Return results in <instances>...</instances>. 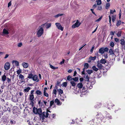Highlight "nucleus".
Segmentation results:
<instances>
[{
    "mask_svg": "<svg viewBox=\"0 0 125 125\" xmlns=\"http://www.w3.org/2000/svg\"><path fill=\"white\" fill-rule=\"evenodd\" d=\"M11 100L12 101L14 102H17L18 101V98L17 96L12 97L11 99Z\"/></svg>",
    "mask_w": 125,
    "mask_h": 125,
    "instance_id": "9b49d317",
    "label": "nucleus"
},
{
    "mask_svg": "<svg viewBox=\"0 0 125 125\" xmlns=\"http://www.w3.org/2000/svg\"><path fill=\"white\" fill-rule=\"evenodd\" d=\"M12 62H14L15 65L17 66H18L19 65V62L17 61L13 60Z\"/></svg>",
    "mask_w": 125,
    "mask_h": 125,
    "instance_id": "72a5a7b5",
    "label": "nucleus"
},
{
    "mask_svg": "<svg viewBox=\"0 0 125 125\" xmlns=\"http://www.w3.org/2000/svg\"><path fill=\"white\" fill-rule=\"evenodd\" d=\"M120 41L121 42L120 43L125 48V42L124 40L123 39H121Z\"/></svg>",
    "mask_w": 125,
    "mask_h": 125,
    "instance_id": "dca6fc26",
    "label": "nucleus"
},
{
    "mask_svg": "<svg viewBox=\"0 0 125 125\" xmlns=\"http://www.w3.org/2000/svg\"><path fill=\"white\" fill-rule=\"evenodd\" d=\"M43 94L46 97H48V94L47 93H46V91L45 90H44Z\"/></svg>",
    "mask_w": 125,
    "mask_h": 125,
    "instance_id": "79ce46f5",
    "label": "nucleus"
},
{
    "mask_svg": "<svg viewBox=\"0 0 125 125\" xmlns=\"http://www.w3.org/2000/svg\"><path fill=\"white\" fill-rule=\"evenodd\" d=\"M102 16H101L98 19H97L96 21H95L97 22L100 21L102 19Z\"/></svg>",
    "mask_w": 125,
    "mask_h": 125,
    "instance_id": "0e129e2a",
    "label": "nucleus"
},
{
    "mask_svg": "<svg viewBox=\"0 0 125 125\" xmlns=\"http://www.w3.org/2000/svg\"><path fill=\"white\" fill-rule=\"evenodd\" d=\"M44 24L42 25L41 26L39 27V29L37 33V35L38 37H40L43 34V29L42 27L43 25H44Z\"/></svg>",
    "mask_w": 125,
    "mask_h": 125,
    "instance_id": "7ed1b4c3",
    "label": "nucleus"
},
{
    "mask_svg": "<svg viewBox=\"0 0 125 125\" xmlns=\"http://www.w3.org/2000/svg\"><path fill=\"white\" fill-rule=\"evenodd\" d=\"M40 118L42 119L43 120L44 119V117H45V116H44V115H40Z\"/></svg>",
    "mask_w": 125,
    "mask_h": 125,
    "instance_id": "6e6d98bb",
    "label": "nucleus"
},
{
    "mask_svg": "<svg viewBox=\"0 0 125 125\" xmlns=\"http://www.w3.org/2000/svg\"><path fill=\"white\" fill-rule=\"evenodd\" d=\"M115 33V31H111L110 32V35L113 36L114 35Z\"/></svg>",
    "mask_w": 125,
    "mask_h": 125,
    "instance_id": "864d4df0",
    "label": "nucleus"
},
{
    "mask_svg": "<svg viewBox=\"0 0 125 125\" xmlns=\"http://www.w3.org/2000/svg\"><path fill=\"white\" fill-rule=\"evenodd\" d=\"M57 91L56 89H54L53 90V93H54L55 95L57 94Z\"/></svg>",
    "mask_w": 125,
    "mask_h": 125,
    "instance_id": "e2e57ef3",
    "label": "nucleus"
},
{
    "mask_svg": "<svg viewBox=\"0 0 125 125\" xmlns=\"http://www.w3.org/2000/svg\"><path fill=\"white\" fill-rule=\"evenodd\" d=\"M70 83L73 86L75 87V86L76 85V83L74 81H71L70 82Z\"/></svg>",
    "mask_w": 125,
    "mask_h": 125,
    "instance_id": "f704fd0d",
    "label": "nucleus"
},
{
    "mask_svg": "<svg viewBox=\"0 0 125 125\" xmlns=\"http://www.w3.org/2000/svg\"><path fill=\"white\" fill-rule=\"evenodd\" d=\"M78 87L80 89H81L82 88L83 85L82 83H78L77 84Z\"/></svg>",
    "mask_w": 125,
    "mask_h": 125,
    "instance_id": "a878e982",
    "label": "nucleus"
},
{
    "mask_svg": "<svg viewBox=\"0 0 125 125\" xmlns=\"http://www.w3.org/2000/svg\"><path fill=\"white\" fill-rule=\"evenodd\" d=\"M33 76V75L32 74V73L29 74L27 77V79H31L32 78Z\"/></svg>",
    "mask_w": 125,
    "mask_h": 125,
    "instance_id": "c85d7f7f",
    "label": "nucleus"
},
{
    "mask_svg": "<svg viewBox=\"0 0 125 125\" xmlns=\"http://www.w3.org/2000/svg\"><path fill=\"white\" fill-rule=\"evenodd\" d=\"M63 15V14H57L56 15H55L54 16V17L56 18H58V17H59V16H62Z\"/></svg>",
    "mask_w": 125,
    "mask_h": 125,
    "instance_id": "680f3d73",
    "label": "nucleus"
},
{
    "mask_svg": "<svg viewBox=\"0 0 125 125\" xmlns=\"http://www.w3.org/2000/svg\"><path fill=\"white\" fill-rule=\"evenodd\" d=\"M109 53L110 55H112L113 56H115L114 51L112 49H110L109 50Z\"/></svg>",
    "mask_w": 125,
    "mask_h": 125,
    "instance_id": "2eb2a0df",
    "label": "nucleus"
},
{
    "mask_svg": "<svg viewBox=\"0 0 125 125\" xmlns=\"http://www.w3.org/2000/svg\"><path fill=\"white\" fill-rule=\"evenodd\" d=\"M114 107V108H115V113H118L121 111V109L120 108H117L116 107Z\"/></svg>",
    "mask_w": 125,
    "mask_h": 125,
    "instance_id": "a211bd4d",
    "label": "nucleus"
},
{
    "mask_svg": "<svg viewBox=\"0 0 125 125\" xmlns=\"http://www.w3.org/2000/svg\"><path fill=\"white\" fill-rule=\"evenodd\" d=\"M78 77H75V78H72V80L75 82L77 81L78 80Z\"/></svg>",
    "mask_w": 125,
    "mask_h": 125,
    "instance_id": "37998d69",
    "label": "nucleus"
},
{
    "mask_svg": "<svg viewBox=\"0 0 125 125\" xmlns=\"http://www.w3.org/2000/svg\"><path fill=\"white\" fill-rule=\"evenodd\" d=\"M50 67L52 69H56L58 68V67H55L54 66L52 65H50Z\"/></svg>",
    "mask_w": 125,
    "mask_h": 125,
    "instance_id": "5fc2aeb1",
    "label": "nucleus"
},
{
    "mask_svg": "<svg viewBox=\"0 0 125 125\" xmlns=\"http://www.w3.org/2000/svg\"><path fill=\"white\" fill-rule=\"evenodd\" d=\"M84 68L86 69H87L88 68L89 65V64L87 63H85L84 64Z\"/></svg>",
    "mask_w": 125,
    "mask_h": 125,
    "instance_id": "ea45409f",
    "label": "nucleus"
},
{
    "mask_svg": "<svg viewBox=\"0 0 125 125\" xmlns=\"http://www.w3.org/2000/svg\"><path fill=\"white\" fill-rule=\"evenodd\" d=\"M35 94L38 95H41L42 94V93L40 90H37L35 93Z\"/></svg>",
    "mask_w": 125,
    "mask_h": 125,
    "instance_id": "b1692460",
    "label": "nucleus"
},
{
    "mask_svg": "<svg viewBox=\"0 0 125 125\" xmlns=\"http://www.w3.org/2000/svg\"><path fill=\"white\" fill-rule=\"evenodd\" d=\"M63 86L66 87L67 85V83L66 82H64L63 83Z\"/></svg>",
    "mask_w": 125,
    "mask_h": 125,
    "instance_id": "4d7b16f0",
    "label": "nucleus"
},
{
    "mask_svg": "<svg viewBox=\"0 0 125 125\" xmlns=\"http://www.w3.org/2000/svg\"><path fill=\"white\" fill-rule=\"evenodd\" d=\"M94 120H95L94 119L90 121L88 123L87 125H94V124H96Z\"/></svg>",
    "mask_w": 125,
    "mask_h": 125,
    "instance_id": "1a4fd4ad",
    "label": "nucleus"
},
{
    "mask_svg": "<svg viewBox=\"0 0 125 125\" xmlns=\"http://www.w3.org/2000/svg\"><path fill=\"white\" fill-rule=\"evenodd\" d=\"M19 78H20L22 81H21V83H22L24 82V81H23L24 79V76L21 74H20L19 76Z\"/></svg>",
    "mask_w": 125,
    "mask_h": 125,
    "instance_id": "f8f14e48",
    "label": "nucleus"
},
{
    "mask_svg": "<svg viewBox=\"0 0 125 125\" xmlns=\"http://www.w3.org/2000/svg\"><path fill=\"white\" fill-rule=\"evenodd\" d=\"M55 116V115L54 114H52V115H50L49 116V118L51 119L54 118Z\"/></svg>",
    "mask_w": 125,
    "mask_h": 125,
    "instance_id": "09e8293b",
    "label": "nucleus"
},
{
    "mask_svg": "<svg viewBox=\"0 0 125 125\" xmlns=\"http://www.w3.org/2000/svg\"><path fill=\"white\" fill-rule=\"evenodd\" d=\"M55 103H57V104L58 105H61L62 104V103L61 102L60 103V101H59V100L57 98H56L55 99Z\"/></svg>",
    "mask_w": 125,
    "mask_h": 125,
    "instance_id": "f3484780",
    "label": "nucleus"
},
{
    "mask_svg": "<svg viewBox=\"0 0 125 125\" xmlns=\"http://www.w3.org/2000/svg\"><path fill=\"white\" fill-rule=\"evenodd\" d=\"M108 49L107 47H105L104 48V52H107L108 51Z\"/></svg>",
    "mask_w": 125,
    "mask_h": 125,
    "instance_id": "bf43d9fd",
    "label": "nucleus"
},
{
    "mask_svg": "<svg viewBox=\"0 0 125 125\" xmlns=\"http://www.w3.org/2000/svg\"><path fill=\"white\" fill-rule=\"evenodd\" d=\"M102 9V7L101 6H99L98 7L97 10H101Z\"/></svg>",
    "mask_w": 125,
    "mask_h": 125,
    "instance_id": "69168bd1",
    "label": "nucleus"
},
{
    "mask_svg": "<svg viewBox=\"0 0 125 125\" xmlns=\"http://www.w3.org/2000/svg\"><path fill=\"white\" fill-rule=\"evenodd\" d=\"M96 58V56H94V57L91 56L89 58V59H90L92 60H93V61L95 60Z\"/></svg>",
    "mask_w": 125,
    "mask_h": 125,
    "instance_id": "a19ab883",
    "label": "nucleus"
},
{
    "mask_svg": "<svg viewBox=\"0 0 125 125\" xmlns=\"http://www.w3.org/2000/svg\"><path fill=\"white\" fill-rule=\"evenodd\" d=\"M51 25V23H48L46 25V28H48L50 27Z\"/></svg>",
    "mask_w": 125,
    "mask_h": 125,
    "instance_id": "3c124183",
    "label": "nucleus"
},
{
    "mask_svg": "<svg viewBox=\"0 0 125 125\" xmlns=\"http://www.w3.org/2000/svg\"><path fill=\"white\" fill-rule=\"evenodd\" d=\"M7 82L8 83H9V84H10V82H11V80L10 79L8 78H7Z\"/></svg>",
    "mask_w": 125,
    "mask_h": 125,
    "instance_id": "052dcab7",
    "label": "nucleus"
},
{
    "mask_svg": "<svg viewBox=\"0 0 125 125\" xmlns=\"http://www.w3.org/2000/svg\"><path fill=\"white\" fill-rule=\"evenodd\" d=\"M7 78L6 76L4 74L2 76L1 80L3 82H4Z\"/></svg>",
    "mask_w": 125,
    "mask_h": 125,
    "instance_id": "412c9836",
    "label": "nucleus"
},
{
    "mask_svg": "<svg viewBox=\"0 0 125 125\" xmlns=\"http://www.w3.org/2000/svg\"><path fill=\"white\" fill-rule=\"evenodd\" d=\"M84 78L85 79V81L88 82H89L90 77L89 76L87 75H87H86L85 77V76H84Z\"/></svg>",
    "mask_w": 125,
    "mask_h": 125,
    "instance_id": "393cba45",
    "label": "nucleus"
},
{
    "mask_svg": "<svg viewBox=\"0 0 125 125\" xmlns=\"http://www.w3.org/2000/svg\"><path fill=\"white\" fill-rule=\"evenodd\" d=\"M99 52L101 54H103L104 53V48L102 47L100 48L99 50Z\"/></svg>",
    "mask_w": 125,
    "mask_h": 125,
    "instance_id": "6ab92c4d",
    "label": "nucleus"
},
{
    "mask_svg": "<svg viewBox=\"0 0 125 125\" xmlns=\"http://www.w3.org/2000/svg\"><path fill=\"white\" fill-rule=\"evenodd\" d=\"M110 45L112 47H113L114 46V43L112 42L111 41L110 42Z\"/></svg>",
    "mask_w": 125,
    "mask_h": 125,
    "instance_id": "8fccbe9b",
    "label": "nucleus"
},
{
    "mask_svg": "<svg viewBox=\"0 0 125 125\" xmlns=\"http://www.w3.org/2000/svg\"><path fill=\"white\" fill-rule=\"evenodd\" d=\"M112 21L113 22H114V21L116 19V15H113L112 16Z\"/></svg>",
    "mask_w": 125,
    "mask_h": 125,
    "instance_id": "2f4dec72",
    "label": "nucleus"
},
{
    "mask_svg": "<svg viewBox=\"0 0 125 125\" xmlns=\"http://www.w3.org/2000/svg\"><path fill=\"white\" fill-rule=\"evenodd\" d=\"M86 71L87 72L88 74L90 75L91 73L93 72V71L91 70L88 69L86 70Z\"/></svg>",
    "mask_w": 125,
    "mask_h": 125,
    "instance_id": "cd10ccee",
    "label": "nucleus"
},
{
    "mask_svg": "<svg viewBox=\"0 0 125 125\" xmlns=\"http://www.w3.org/2000/svg\"><path fill=\"white\" fill-rule=\"evenodd\" d=\"M107 107L108 109H110L111 108L113 109L115 106L111 102L109 101L107 103Z\"/></svg>",
    "mask_w": 125,
    "mask_h": 125,
    "instance_id": "20e7f679",
    "label": "nucleus"
},
{
    "mask_svg": "<svg viewBox=\"0 0 125 125\" xmlns=\"http://www.w3.org/2000/svg\"><path fill=\"white\" fill-rule=\"evenodd\" d=\"M101 104V103H98L94 106V107L95 108H100Z\"/></svg>",
    "mask_w": 125,
    "mask_h": 125,
    "instance_id": "4be33fe9",
    "label": "nucleus"
},
{
    "mask_svg": "<svg viewBox=\"0 0 125 125\" xmlns=\"http://www.w3.org/2000/svg\"><path fill=\"white\" fill-rule=\"evenodd\" d=\"M10 67V64L8 62H6L4 65V68L5 70H9Z\"/></svg>",
    "mask_w": 125,
    "mask_h": 125,
    "instance_id": "0eeeda50",
    "label": "nucleus"
},
{
    "mask_svg": "<svg viewBox=\"0 0 125 125\" xmlns=\"http://www.w3.org/2000/svg\"><path fill=\"white\" fill-rule=\"evenodd\" d=\"M96 119L94 120L96 124H98L101 122H104L105 120V117L101 113H97L96 115Z\"/></svg>",
    "mask_w": 125,
    "mask_h": 125,
    "instance_id": "f257e3e1",
    "label": "nucleus"
},
{
    "mask_svg": "<svg viewBox=\"0 0 125 125\" xmlns=\"http://www.w3.org/2000/svg\"><path fill=\"white\" fill-rule=\"evenodd\" d=\"M31 88L30 87H28L27 88L25 89L24 90V92H28L30 90Z\"/></svg>",
    "mask_w": 125,
    "mask_h": 125,
    "instance_id": "473e14b6",
    "label": "nucleus"
},
{
    "mask_svg": "<svg viewBox=\"0 0 125 125\" xmlns=\"http://www.w3.org/2000/svg\"><path fill=\"white\" fill-rule=\"evenodd\" d=\"M116 12V10L115 9H114V10H110V14H113L115 12Z\"/></svg>",
    "mask_w": 125,
    "mask_h": 125,
    "instance_id": "de8ad7c7",
    "label": "nucleus"
},
{
    "mask_svg": "<svg viewBox=\"0 0 125 125\" xmlns=\"http://www.w3.org/2000/svg\"><path fill=\"white\" fill-rule=\"evenodd\" d=\"M22 65L23 67L24 68H28L29 66L28 64V63L23 62L22 63Z\"/></svg>",
    "mask_w": 125,
    "mask_h": 125,
    "instance_id": "aec40b11",
    "label": "nucleus"
},
{
    "mask_svg": "<svg viewBox=\"0 0 125 125\" xmlns=\"http://www.w3.org/2000/svg\"><path fill=\"white\" fill-rule=\"evenodd\" d=\"M106 118L108 119L109 120V119H111L112 117L111 115L110 114L108 113H107L106 115Z\"/></svg>",
    "mask_w": 125,
    "mask_h": 125,
    "instance_id": "5701e85b",
    "label": "nucleus"
},
{
    "mask_svg": "<svg viewBox=\"0 0 125 125\" xmlns=\"http://www.w3.org/2000/svg\"><path fill=\"white\" fill-rule=\"evenodd\" d=\"M33 112L34 114H38L40 115H42V109L41 108L37 109L35 107H33Z\"/></svg>",
    "mask_w": 125,
    "mask_h": 125,
    "instance_id": "f03ea898",
    "label": "nucleus"
},
{
    "mask_svg": "<svg viewBox=\"0 0 125 125\" xmlns=\"http://www.w3.org/2000/svg\"><path fill=\"white\" fill-rule=\"evenodd\" d=\"M121 31H118L116 35L118 37H120L121 36Z\"/></svg>",
    "mask_w": 125,
    "mask_h": 125,
    "instance_id": "a18cd8bd",
    "label": "nucleus"
},
{
    "mask_svg": "<svg viewBox=\"0 0 125 125\" xmlns=\"http://www.w3.org/2000/svg\"><path fill=\"white\" fill-rule=\"evenodd\" d=\"M98 1L97 3V5H99L101 4V0H98Z\"/></svg>",
    "mask_w": 125,
    "mask_h": 125,
    "instance_id": "774afa93",
    "label": "nucleus"
},
{
    "mask_svg": "<svg viewBox=\"0 0 125 125\" xmlns=\"http://www.w3.org/2000/svg\"><path fill=\"white\" fill-rule=\"evenodd\" d=\"M34 98V96L33 94H30L29 95V99L31 101V103L33 104V100Z\"/></svg>",
    "mask_w": 125,
    "mask_h": 125,
    "instance_id": "9d476101",
    "label": "nucleus"
},
{
    "mask_svg": "<svg viewBox=\"0 0 125 125\" xmlns=\"http://www.w3.org/2000/svg\"><path fill=\"white\" fill-rule=\"evenodd\" d=\"M107 64L106 66L107 67L106 68L109 69L110 68L111 65L113 64V62L112 61H110L109 62H108L107 63Z\"/></svg>",
    "mask_w": 125,
    "mask_h": 125,
    "instance_id": "423d86ee",
    "label": "nucleus"
},
{
    "mask_svg": "<svg viewBox=\"0 0 125 125\" xmlns=\"http://www.w3.org/2000/svg\"><path fill=\"white\" fill-rule=\"evenodd\" d=\"M67 79L69 81H71L72 80V78L71 76L68 75L67 77Z\"/></svg>",
    "mask_w": 125,
    "mask_h": 125,
    "instance_id": "58836bf2",
    "label": "nucleus"
},
{
    "mask_svg": "<svg viewBox=\"0 0 125 125\" xmlns=\"http://www.w3.org/2000/svg\"><path fill=\"white\" fill-rule=\"evenodd\" d=\"M38 79V77L37 75H35L33 76L32 79L34 81H36Z\"/></svg>",
    "mask_w": 125,
    "mask_h": 125,
    "instance_id": "c756f323",
    "label": "nucleus"
},
{
    "mask_svg": "<svg viewBox=\"0 0 125 125\" xmlns=\"http://www.w3.org/2000/svg\"><path fill=\"white\" fill-rule=\"evenodd\" d=\"M110 4L109 3H107L105 6L106 8L107 9H108L110 7Z\"/></svg>",
    "mask_w": 125,
    "mask_h": 125,
    "instance_id": "49530a36",
    "label": "nucleus"
},
{
    "mask_svg": "<svg viewBox=\"0 0 125 125\" xmlns=\"http://www.w3.org/2000/svg\"><path fill=\"white\" fill-rule=\"evenodd\" d=\"M81 24V23L77 20L76 22L72 25V27L73 28H75L79 27Z\"/></svg>",
    "mask_w": 125,
    "mask_h": 125,
    "instance_id": "39448f33",
    "label": "nucleus"
},
{
    "mask_svg": "<svg viewBox=\"0 0 125 125\" xmlns=\"http://www.w3.org/2000/svg\"><path fill=\"white\" fill-rule=\"evenodd\" d=\"M55 24L57 28L61 30L62 31L63 30V28L60 23H56Z\"/></svg>",
    "mask_w": 125,
    "mask_h": 125,
    "instance_id": "6e6552de",
    "label": "nucleus"
},
{
    "mask_svg": "<svg viewBox=\"0 0 125 125\" xmlns=\"http://www.w3.org/2000/svg\"><path fill=\"white\" fill-rule=\"evenodd\" d=\"M107 61L105 59H103L102 58L100 60V63H101L102 64H105L106 63H107Z\"/></svg>",
    "mask_w": 125,
    "mask_h": 125,
    "instance_id": "4468645a",
    "label": "nucleus"
},
{
    "mask_svg": "<svg viewBox=\"0 0 125 125\" xmlns=\"http://www.w3.org/2000/svg\"><path fill=\"white\" fill-rule=\"evenodd\" d=\"M3 33L5 34H9V32L7 30L4 28L3 30Z\"/></svg>",
    "mask_w": 125,
    "mask_h": 125,
    "instance_id": "bb28decb",
    "label": "nucleus"
},
{
    "mask_svg": "<svg viewBox=\"0 0 125 125\" xmlns=\"http://www.w3.org/2000/svg\"><path fill=\"white\" fill-rule=\"evenodd\" d=\"M54 103V101L53 100H52L50 102V107H51L52 105Z\"/></svg>",
    "mask_w": 125,
    "mask_h": 125,
    "instance_id": "c03bdc74",
    "label": "nucleus"
},
{
    "mask_svg": "<svg viewBox=\"0 0 125 125\" xmlns=\"http://www.w3.org/2000/svg\"><path fill=\"white\" fill-rule=\"evenodd\" d=\"M57 91H58V92H59V94L60 95L62 94L63 93V90L61 89H58Z\"/></svg>",
    "mask_w": 125,
    "mask_h": 125,
    "instance_id": "c9c22d12",
    "label": "nucleus"
},
{
    "mask_svg": "<svg viewBox=\"0 0 125 125\" xmlns=\"http://www.w3.org/2000/svg\"><path fill=\"white\" fill-rule=\"evenodd\" d=\"M92 69L93 70L97 72L98 70V69L94 65L92 67Z\"/></svg>",
    "mask_w": 125,
    "mask_h": 125,
    "instance_id": "7c9ffc66",
    "label": "nucleus"
},
{
    "mask_svg": "<svg viewBox=\"0 0 125 125\" xmlns=\"http://www.w3.org/2000/svg\"><path fill=\"white\" fill-rule=\"evenodd\" d=\"M97 66L98 68L100 69H101L103 68V66L102 64H101V63H99L98 62H97Z\"/></svg>",
    "mask_w": 125,
    "mask_h": 125,
    "instance_id": "ddd939ff",
    "label": "nucleus"
},
{
    "mask_svg": "<svg viewBox=\"0 0 125 125\" xmlns=\"http://www.w3.org/2000/svg\"><path fill=\"white\" fill-rule=\"evenodd\" d=\"M121 14H122V12H121V10H120V11H119V19H120L121 18Z\"/></svg>",
    "mask_w": 125,
    "mask_h": 125,
    "instance_id": "13d9d810",
    "label": "nucleus"
},
{
    "mask_svg": "<svg viewBox=\"0 0 125 125\" xmlns=\"http://www.w3.org/2000/svg\"><path fill=\"white\" fill-rule=\"evenodd\" d=\"M21 72V69H19L17 71V73L18 74H20V73Z\"/></svg>",
    "mask_w": 125,
    "mask_h": 125,
    "instance_id": "603ef678",
    "label": "nucleus"
},
{
    "mask_svg": "<svg viewBox=\"0 0 125 125\" xmlns=\"http://www.w3.org/2000/svg\"><path fill=\"white\" fill-rule=\"evenodd\" d=\"M121 21L120 20H118L117 21L116 23V26L118 27L121 24Z\"/></svg>",
    "mask_w": 125,
    "mask_h": 125,
    "instance_id": "e433bc0d",
    "label": "nucleus"
},
{
    "mask_svg": "<svg viewBox=\"0 0 125 125\" xmlns=\"http://www.w3.org/2000/svg\"><path fill=\"white\" fill-rule=\"evenodd\" d=\"M99 52H96L95 54V56H96V57L99 56L100 55H99L98 54Z\"/></svg>",
    "mask_w": 125,
    "mask_h": 125,
    "instance_id": "338daca9",
    "label": "nucleus"
},
{
    "mask_svg": "<svg viewBox=\"0 0 125 125\" xmlns=\"http://www.w3.org/2000/svg\"><path fill=\"white\" fill-rule=\"evenodd\" d=\"M16 123V121H14L13 120H10V123L11 125L15 124Z\"/></svg>",
    "mask_w": 125,
    "mask_h": 125,
    "instance_id": "4c0bfd02",
    "label": "nucleus"
}]
</instances>
